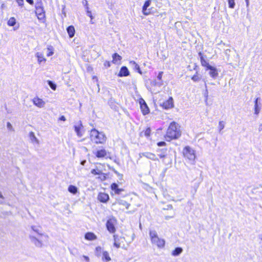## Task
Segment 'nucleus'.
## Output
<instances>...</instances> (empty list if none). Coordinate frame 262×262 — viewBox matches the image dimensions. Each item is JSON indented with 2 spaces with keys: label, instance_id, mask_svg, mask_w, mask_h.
<instances>
[{
  "label": "nucleus",
  "instance_id": "f257e3e1",
  "mask_svg": "<svg viewBox=\"0 0 262 262\" xmlns=\"http://www.w3.org/2000/svg\"><path fill=\"white\" fill-rule=\"evenodd\" d=\"M181 136V132L179 129V126L175 122H171L165 136L167 141H170L172 139L178 138Z\"/></svg>",
  "mask_w": 262,
  "mask_h": 262
},
{
  "label": "nucleus",
  "instance_id": "f03ea898",
  "mask_svg": "<svg viewBox=\"0 0 262 262\" xmlns=\"http://www.w3.org/2000/svg\"><path fill=\"white\" fill-rule=\"evenodd\" d=\"M91 140L96 144H103L106 140V137L103 132H99L94 128L90 132Z\"/></svg>",
  "mask_w": 262,
  "mask_h": 262
},
{
  "label": "nucleus",
  "instance_id": "7ed1b4c3",
  "mask_svg": "<svg viewBox=\"0 0 262 262\" xmlns=\"http://www.w3.org/2000/svg\"><path fill=\"white\" fill-rule=\"evenodd\" d=\"M149 236L152 244L156 245L159 248H163L164 247L165 244V240L159 237L156 231H150Z\"/></svg>",
  "mask_w": 262,
  "mask_h": 262
},
{
  "label": "nucleus",
  "instance_id": "20e7f679",
  "mask_svg": "<svg viewBox=\"0 0 262 262\" xmlns=\"http://www.w3.org/2000/svg\"><path fill=\"white\" fill-rule=\"evenodd\" d=\"M117 224V220L114 217L110 218L106 224V226L108 231L112 233L115 232V226Z\"/></svg>",
  "mask_w": 262,
  "mask_h": 262
},
{
  "label": "nucleus",
  "instance_id": "39448f33",
  "mask_svg": "<svg viewBox=\"0 0 262 262\" xmlns=\"http://www.w3.org/2000/svg\"><path fill=\"white\" fill-rule=\"evenodd\" d=\"M183 155L185 157L187 158L189 160L193 161L195 158V155L193 149L190 147L187 146L183 150Z\"/></svg>",
  "mask_w": 262,
  "mask_h": 262
},
{
  "label": "nucleus",
  "instance_id": "423d86ee",
  "mask_svg": "<svg viewBox=\"0 0 262 262\" xmlns=\"http://www.w3.org/2000/svg\"><path fill=\"white\" fill-rule=\"evenodd\" d=\"M139 103L142 114L144 115L148 114L149 113V109L145 100L143 98H140L139 100Z\"/></svg>",
  "mask_w": 262,
  "mask_h": 262
},
{
  "label": "nucleus",
  "instance_id": "0eeeda50",
  "mask_svg": "<svg viewBox=\"0 0 262 262\" xmlns=\"http://www.w3.org/2000/svg\"><path fill=\"white\" fill-rule=\"evenodd\" d=\"M139 157L142 158L143 157H146L147 159H150L153 161H159L156 155L150 152H142L139 154Z\"/></svg>",
  "mask_w": 262,
  "mask_h": 262
},
{
  "label": "nucleus",
  "instance_id": "6e6552de",
  "mask_svg": "<svg viewBox=\"0 0 262 262\" xmlns=\"http://www.w3.org/2000/svg\"><path fill=\"white\" fill-rule=\"evenodd\" d=\"M161 105L166 110L173 107L174 104L172 98L169 97L167 100L163 102Z\"/></svg>",
  "mask_w": 262,
  "mask_h": 262
},
{
  "label": "nucleus",
  "instance_id": "1a4fd4ad",
  "mask_svg": "<svg viewBox=\"0 0 262 262\" xmlns=\"http://www.w3.org/2000/svg\"><path fill=\"white\" fill-rule=\"evenodd\" d=\"M40 228V227H38V226H31V229L33 231L35 232L38 234L42 236L43 241L48 242V239H49V236L47 234H46L44 233H41Z\"/></svg>",
  "mask_w": 262,
  "mask_h": 262
},
{
  "label": "nucleus",
  "instance_id": "9d476101",
  "mask_svg": "<svg viewBox=\"0 0 262 262\" xmlns=\"http://www.w3.org/2000/svg\"><path fill=\"white\" fill-rule=\"evenodd\" d=\"M30 239L32 243H33L37 247L41 248L43 246V241L39 240L34 236L30 235Z\"/></svg>",
  "mask_w": 262,
  "mask_h": 262
},
{
  "label": "nucleus",
  "instance_id": "9b49d317",
  "mask_svg": "<svg viewBox=\"0 0 262 262\" xmlns=\"http://www.w3.org/2000/svg\"><path fill=\"white\" fill-rule=\"evenodd\" d=\"M32 101L33 104L39 108L43 107L45 106V102L38 97L34 98Z\"/></svg>",
  "mask_w": 262,
  "mask_h": 262
},
{
  "label": "nucleus",
  "instance_id": "f8f14e48",
  "mask_svg": "<svg viewBox=\"0 0 262 262\" xmlns=\"http://www.w3.org/2000/svg\"><path fill=\"white\" fill-rule=\"evenodd\" d=\"M150 4L151 0H147L145 2L142 7V12L144 15H148L150 13V10H147V8L150 6Z\"/></svg>",
  "mask_w": 262,
  "mask_h": 262
},
{
  "label": "nucleus",
  "instance_id": "ddd939ff",
  "mask_svg": "<svg viewBox=\"0 0 262 262\" xmlns=\"http://www.w3.org/2000/svg\"><path fill=\"white\" fill-rule=\"evenodd\" d=\"M207 70H210L209 74L212 78L215 79L217 77L219 73L216 68L211 66Z\"/></svg>",
  "mask_w": 262,
  "mask_h": 262
},
{
  "label": "nucleus",
  "instance_id": "4468645a",
  "mask_svg": "<svg viewBox=\"0 0 262 262\" xmlns=\"http://www.w3.org/2000/svg\"><path fill=\"white\" fill-rule=\"evenodd\" d=\"M108 154L104 149H101L96 152L95 155L97 158H107Z\"/></svg>",
  "mask_w": 262,
  "mask_h": 262
},
{
  "label": "nucleus",
  "instance_id": "2eb2a0df",
  "mask_svg": "<svg viewBox=\"0 0 262 262\" xmlns=\"http://www.w3.org/2000/svg\"><path fill=\"white\" fill-rule=\"evenodd\" d=\"M82 125L81 121H80L77 124L74 126L75 131L76 133L77 136L79 137L82 136L83 134L82 133L81 129L82 128Z\"/></svg>",
  "mask_w": 262,
  "mask_h": 262
},
{
  "label": "nucleus",
  "instance_id": "dca6fc26",
  "mask_svg": "<svg viewBox=\"0 0 262 262\" xmlns=\"http://www.w3.org/2000/svg\"><path fill=\"white\" fill-rule=\"evenodd\" d=\"M199 55L200 57L201 63L202 66L204 67H206V70H207L208 69V67H211V66H210L209 64V63L208 62V61L206 59H205V58L201 52H200L199 53Z\"/></svg>",
  "mask_w": 262,
  "mask_h": 262
},
{
  "label": "nucleus",
  "instance_id": "f3484780",
  "mask_svg": "<svg viewBox=\"0 0 262 262\" xmlns=\"http://www.w3.org/2000/svg\"><path fill=\"white\" fill-rule=\"evenodd\" d=\"M98 199L101 202H106L109 199L108 194L105 193H100L98 196Z\"/></svg>",
  "mask_w": 262,
  "mask_h": 262
},
{
  "label": "nucleus",
  "instance_id": "a211bd4d",
  "mask_svg": "<svg viewBox=\"0 0 262 262\" xmlns=\"http://www.w3.org/2000/svg\"><path fill=\"white\" fill-rule=\"evenodd\" d=\"M129 72L128 70V69L126 67H122L119 73V76H127L129 75Z\"/></svg>",
  "mask_w": 262,
  "mask_h": 262
},
{
  "label": "nucleus",
  "instance_id": "6ab92c4d",
  "mask_svg": "<svg viewBox=\"0 0 262 262\" xmlns=\"http://www.w3.org/2000/svg\"><path fill=\"white\" fill-rule=\"evenodd\" d=\"M36 57L37 58L38 62L40 64L42 62H45L46 59L43 56V54L40 52L36 53Z\"/></svg>",
  "mask_w": 262,
  "mask_h": 262
},
{
  "label": "nucleus",
  "instance_id": "aec40b11",
  "mask_svg": "<svg viewBox=\"0 0 262 262\" xmlns=\"http://www.w3.org/2000/svg\"><path fill=\"white\" fill-rule=\"evenodd\" d=\"M129 66H131L135 70H137L139 73L142 74V72L140 70L139 65L134 61H129Z\"/></svg>",
  "mask_w": 262,
  "mask_h": 262
},
{
  "label": "nucleus",
  "instance_id": "412c9836",
  "mask_svg": "<svg viewBox=\"0 0 262 262\" xmlns=\"http://www.w3.org/2000/svg\"><path fill=\"white\" fill-rule=\"evenodd\" d=\"M111 189L115 191V193L118 194H119L123 191L122 189L118 188V185L116 183H113L111 185Z\"/></svg>",
  "mask_w": 262,
  "mask_h": 262
},
{
  "label": "nucleus",
  "instance_id": "4be33fe9",
  "mask_svg": "<svg viewBox=\"0 0 262 262\" xmlns=\"http://www.w3.org/2000/svg\"><path fill=\"white\" fill-rule=\"evenodd\" d=\"M85 238L89 241H93L97 238L96 235L92 232H88L85 234Z\"/></svg>",
  "mask_w": 262,
  "mask_h": 262
},
{
  "label": "nucleus",
  "instance_id": "5701e85b",
  "mask_svg": "<svg viewBox=\"0 0 262 262\" xmlns=\"http://www.w3.org/2000/svg\"><path fill=\"white\" fill-rule=\"evenodd\" d=\"M67 32L69 34V36L70 38L73 37L75 33V30L74 27L73 26H70L68 27L67 29Z\"/></svg>",
  "mask_w": 262,
  "mask_h": 262
},
{
  "label": "nucleus",
  "instance_id": "b1692460",
  "mask_svg": "<svg viewBox=\"0 0 262 262\" xmlns=\"http://www.w3.org/2000/svg\"><path fill=\"white\" fill-rule=\"evenodd\" d=\"M41 4L39 3L37 4L36 6V15L40 14L42 13H45V11L43 8V7H42Z\"/></svg>",
  "mask_w": 262,
  "mask_h": 262
},
{
  "label": "nucleus",
  "instance_id": "393cba45",
  "mask_svg": "<svg viewBox=\"0 0 262 262\" xmlns=\"http://www.w3.org/2000/svg\"><path fill=\"white\" fill-rule=\"evenodd\" d=\"M183 251V249L182 248L177 247L172 252V255L173 256H178Z\"/></svg>",
  "mask_w": 262,
  "mask_h": 262
},
{
  "label": "nucleus",
  "instance_id": "a878e982",
  "mask_svg": "<svg viewBox=\"0 0 262 262\" xmlns=\"http://www.w3.org/2000/svg\"><path fill=\"white\" fill-rule=\"evenodd\" d=\"M102 260H105L107 262L110 261L111 260V258L109 255L107 251H103L102 252Z\"/></svg>",
  "mask_w": 262,
  "mask_h": 262
},
{
  "label": "nucleus",
  "instance_id": "bb28decb",
  "mask_svg": "<svg viewBox=\"0 0 262 262\" xmlns=\"http://www.w3.org/2000/svg\"><path fill=\"white\" fill-rule=\"evenodd\" d=\"M68 190L69 192L73 194H76L78 191V188L74 185H70L68 188Z\"/></svg>",
  "mask_w": 262,
  "mask_h": 262
},
{
  "label": "nucleus",
  "instance_id": "cd10ccee",
  "mask_svg": "<svg viewBox=\"0 0 262 262\" xmlns=\"http://www.w3.org/2000/svg\"><path fill=\"white\" fill-rule=\"evenodd\" d=\"M29 137L32 142H36L37 143H38V140L33 132H31L29 133Z\"/></svg>",
  "mask_w": 262,
  "mask_h": 262
},
{
  "label": "nucleus",
  "instance_id": "c85d7f7f",
  "mask_svg": "<svg viewBox=\"0 0 262 262\" xmlns=\"http://www.w3.org/2000/svg\"><path fill=\"white\" fill-rule=\"evenodd\" d=\"M113 62L114 63H117L118 61H120L122 58L117 53H114L113 55Z\"/></svg>",
  "mask_w": 262,
  "mask_h": 262
},
{
  "label": "nucleus",
  "instance_id": "c756f323",
  "mask_svg": "<svg viewBox=\"0 0 262 262\" xmlns=\"http://www.w3.org/2000/svg\"><path fill=\"white\" fill-rule=\"evenodd\" d=\"M114 246L115 247H116V248H119L120 247V245L119 242V238L118 237V236L114 235Z\"/></svg>",
  "mask_w": 262,
  "mask_h": 262
},
{
  "label": "nucleus",
  "instance_id": "7c9ffc66",
  "mask_svg": "<svg viewBox=\"0 0 262 262\" xmlns=\"http://www.w3.org/2000/svg\"><path fill=\"white\" fill-rule=\"evenodd\" d=\"M8 25L9 26H14L16 24V20L14 17H11L8 21Z\"/></svg>",
  "mask_w": 262,
  "mask_h": 262
},
{
  "label": "nucleus",
  "instance_id": "2f4dec72",
  "mask_svg": "<svg viewBox=\"0 0 262 262\" xmlns=\"http://www.w3.org/2000/svg\"><path fill=\"white\" fill-rule=\"evenodd\" d=\"M48 53H47V56H50L52 55L54 53L53 52V47L52 46H49L48 48Z\"/></svg>",
  "mask_w": 262,
  "mask_h": 262
},
{
  "label": "nucleus",
  "instance_id": "473e14b6",
  "mask_svg": "<svg viewBox=\"0 0 262 262\" xmlns=\"http://www.w3.org/2000/svg\"><path fill=\"white\" fill-rule=\"evenodd\" d=\"M118 203L121 205L125 206L126 209H128V208L130 206V204L129 203H128L127 202H126V201H123V200H120L118 202Z\"/></svg>",
  "mask_w": 262,
  "mask_h": 262
},
{
  "label": "nucleus",
  "instance_id": "72a5a7b5",
  "mask_svg": "<svg viewBox=\"0 0 262 262\" xmlns=\"http://www.w3.org/2000/svg\"><path fill=\"white\" fill-rule=\"evenodd\" d=\"M102 252V248L101 247H97L96 248V250H95V255L98 256V257H99L101 256V254Z\"/></svg>",
  "mask_w": 262,
  "mask_h": 262
},
{
  "label": "nucleus",
  "instance_id": "f704fd0d",
  "mask_svg": "<svg viewBox=\"0 0 262 262\" xmlns=\"http://www.w3.org/2000/svg\"><path fill=\"white\" fill-rule=\"evenodd\" d=\"M166 150H162L160 153L158 154V156L161 159H164L166 157Z\"/></svg>",
  "mask_w": 262,
  "mask_h": 262
},
{
  "label": "nucleus",
  "instance_id": "c9c22d12",
  "mask_svg": "<svg viewBox=\"0 0 262 262\" xmlns=\"http://www.w3.org/2000/svg\"><path fill=\"white\" fill-rule=\"evenodd\" d=\"M48 83L49 85V86H50V88L53 90H56V85L54 83H53L52 81L48 80Z\"/></svg>",
  "mask_w": 262,
  "mask_h": 262
},
{
  "label": "nucleus",
  "instance_id": "e433bc0d",
  "mask_svg": "<svg viewBox=\"0 0 262 262\" xmlns=\"http://www.w3.org/2000/svg\"><path fill=\"white\" fill-rule=\"evenodd\" d=\"M228 3L229 8L232 9L234 8L235 5L234 0H228Z\"/></svg>",
  "mask_w": 262,
  "mask_h": 262
},
{
  "label": "nucleus",
  "instance_id": "4c0bfd02",
  "mask_svg": "<svg viewBox=\"0 0 262 262\" xmlns=\"http://www.w3.org/2000/svg\"><path fill=\"white\" fill-rule=\"evenodd\" d=\"M224 127H225V123L223 121H220L219 123V126H218V128H219L220 133H221V130L224 128Z\"/></svg>",
  "mask_w": 262,
  "mask_h": 262
},
{
  "label": "nucleus",
  "instance_id": "58836bf2",
  "mask_svg": "<svg viewBox=\"0 0 262 262\" xmlns=\"http://www.w3.org/2000/svg\"><path fill=\"white\" fill-rule=\"evenodd\" d=\"M91 173L94 175L100 174H102V172L101 170L99 169H92L91 170Z\"/></svg>",
  "mask_w": 262,
  "mask_h": 262
},
{
  "label": "nucleus",
  "instance_id": "ea45409f",
  "mask_svg": "<svg viewBox=\"0 0 262 262\" xmlns=\"http://www.w3.org/2000/svg\"><path fill=\"white\" fill-rule=\"evenodd\" d=\"M151 129L149 127L146 128L144 132V135L146 137H149L150 135Z\"/></svg>",
  "mask_w": 262,
  "mask_h": 262
},
{
  "label": "nucleus",
  "instance_id": "a19ab883",
  "mask_svg": "<svg viewBox=\"0 0 262 262\" xmlns=\"http://www.w3.org/2000/svg\"><path fill=\"white\" fill-rule=\"evenodd\" d=\"M191 79L194 81H198L200 79V78L198 77V75H195L192 77Z\"/></svg>",
  "mask_w": 262,
  "mask_h": 262
},
{
  "label": "nucleus",
  "instance_id": "79ce46f5",
  "mask_svg": "<svg viewBox=\"0 0 262 262\" xmlns=\"http://www.w3.org/2000/svg\"><path fill=\"white\" fill-rule=\"evenodd\" d=\"M260 108L258 106H254V113L255 114H258L259 113Z\"/></svg>",
  "mask_w": 262,
  "mask_h": 262
},
{
  "label": "nucleus",
  "instance_id": "37998d69",
  "mask_svg": "<svg viewBox=\"0 0 262 262\" xmlns=\"http://www.w3.org/2000/svg\"><path fill=\"white\" fill-rule=\"evenodd\" d=\"M16 2L19 6L22 7L24 5V0H16Z\"/></svg>",
  "mask_w": 262,
  "mask_h": 262
},
{
  "label": "nucleus",
  "instance_id": "c03bdc74",
  "mask_svg": "<svg viewBox=\"0 0 262 262\" xmlns=\"http://www.w3.org/2000/svg\"><path fill=\"white\" fill-rule=\"evenodd\" d=\"M86 9H87V15H88L89 17H90L91 18V19H92V18H93V17H92V15L91 12L88 10L89 7H88V6H86Z\"/></svg>",
  "mask_w": 262,
  "mask_h": 262
},
{
  "label": "nucleus",
  "instance_id": "a18cd8bd",
  "mask_svg": "<svg viewBox=\"0 0 262 262\" xmlns=\"http://www.w3.org/2000/svg\"><path fill=\"white\" fill-rule=\"evenodd\" d=\"M37 17L39 19H42L45 18V13H42L40 14L37 15Z\"/></svg>",
  "mask_w": 262,
  "mask_h": 262
},
{
  "label": "nucleus",
  "instance_id": "49530a36",
  "mask_svg": "<svg viewBox=\"0 0 262 262\" xmlns=\"http://www.w3.org/2000/svg\"><path fill=\"white\" fill-rule=\"evenodd\" d=\"M163 72H160L159 73L158 75L157 76V78L161 80L162 79V75H163Z\"/></svg>",
  "mask_w": 262,
  "mask_h": 262
},
{
  "label": "nucleus",
  "instance_id": "de8ad7c7",
  "mask_svg": "<svg viewBox=\"0 0 262 262\" xmlns=\"http://www.w3.org/2000/svg\"><path fill=\"white\" fill-rule=\"evenodd\" d=\"M101 176L99 178L101 181H104L106 179V177L104 173L100 174Z\"/></svg>",
  "mask_w": 262,
  "mask_h": 262
},
{
  "label": "nucleus",
  "instance_id": "09e8293b",
  "mask_svg": "<svg viewBox=\"0 0 262 262\" xmlns=\"http://www.w3.org/2000/svg\"><path fill=\"white\" fill-rule=\"evenodd\" d=\"M166 144V143L164 141H162V142H159L157 143V145L159 146H164Z\"/></svg>",
  "mask_w": 262,
  "mask_h": 262
},
{
  "label": "nucleus",
  "instance_id": "8fccbe9b",
  "mask_svg": "<svg viewBox=\"0 0 262 262\" xmlns=\"http://www.w3.org/2000/svg\"><path fill=\"white\" fill-rule=\"evenodd\" d=\"M7 127L10 130H11L12 129V126L10 122H8L7 123Z\"/></svg>",
  "mask_w": 262,
  "mask_h": 262
},
{
  "label": "nucleus",
  "instance_id": "3c124183",
  "mask_svg": "<svg viewBox=\"0 0 262 262\" xmlns=\"http://www.w3.org/2000/svg\"><path fill=\"white\" fill-rule=\"evenodd\" d=\"M230 52V49H227L225 51V54L227 56H229V53Z\"/></svg>",
  "mask_w": 262,
  "mask_h": 262
},
{
  "label": "nucleus",
  "instance_id": "603ef678",
  "mask_svg": "<svg viewBox=\"0 0 262 262\" xmlns=\"http://www.w3.org/2000/svg\"><path fill=\"white\" fill-rule=\"evenodd\" d=\"M104 66L107 67H109L110 66V63L108 61H105L104 63Z\"/></svg>",
  "mask_w": 262,
  "mask_h": 262
},
{
  "label": "nucleus",
  "instance_id": "864d4df0",
  "mask_svg": "<svg viewBox=\"0 0 262 262\" xmlns=\"http://www.w3.org/2000/svg\"><path fill=\"white\" fill-rule=\"evenodd\" d=\"M59 119H60V120H61V121H66V118H65V117H64V116H61L60 117Z\"/></svg>",
  "mask_w": 262,
  "mask_h": 262
},
{
  "label": "nucleus",
  "instance_id": "5fc2aeb1",
  "mask_svg": "<svg viewBox=\"0 0 262 262\" xmlns=\"http://www.w3.org/2000/svg\"><path fill=\"white\" fill-rule=\"evenodd\" d=\"M26 1L30 5H33L34 3L33 0H26Z\"/></svg>",
  "mask_w": 262,
  "mask_h": 262
},
{
  "label": "nucleus",
  "instance_id": "6e6d98bb",
  "mask_svg": "<svg viewBox=\"0 0 262 262\" xmlns=\"http://www.w3.org/2000/svg\"><path fill=\"white\" fill-rule=\"evenodd\" d=\"M259 98H257L255 100V102H254V106H258V100Z\"/></svg>",
  "mask_w": 262,
  "mask_h": 262
},
{
  "label": "nucleus",
  "instance_id": "4d7b16f0",
  "mask_svg": "<svg viewBox=\"0 0 262 262\" xmlns=\"http://www.w3.org/2000/svg\"><path fill=\"white\" fill-rule=\"evenodd\" d=\"M84 258L88 261L89 262V258L87 256H83Z\"/></svg>",
  "mask_w": 262,
  "mask_h": 262
},
{
  "label": "nucleus",
  "instance_id": "13d9d810",
  "mask_svg": "<svg viewBox=\"0 0 262 262\" xmlns=\"http://www.w3.org/2000/svg\"><path fill=\"white\" fill-rule=\"evenodd\" d=\"M246 3V7L248 8L249 6V0H245Z\"/></svg>",
  "mask_w": 262,
  "mask_h": 262
},
{
  "label": "nucleus",
  "instance_id": "bf43d9fd",
  "mask_svg": "<svg viewBox=\"0 0 262 262\" xmlns=\"http://www.w3.org/2000/svg\"><path fill=\"white\" fill-rule=\"evenodd\" d=\"M83 4L85 6H87L88 5V2L86 1V0H84L83 2Z\"/></svg>",
  "mask_w": 262,
  "mask_h": 262
},
{
  "label": "nucleus",
  "instance_id": "052dcab7",
  "mask_svg": "<svg viewBox=\"0 0 262 262\" xmlns=\"http://www.w3.org/2000/svg\"><path fill=\"white\" fill-rule=\"evenodd\" d=\"M86 163V161L85 160H83L81 162V164L82 165H84L85 163Z\"/></svg>",
  "mask_w": 262,
  "mask_h": 262
},
{
  "label": "nucleus",
  "instance_id": "680f3d73",
  "mask_svg": "<svg viewBox=\"0 0 262 262\" xmlns=\"http://www.w3.org/2000/svg\"><path fill=\"white\" fill-rule=\"evenodd\" d=\"M151 83L154 85H156L157 83L156 81H153Z\"/></svg>",
  "mask_w": 262,
  "mask_h": 262
},
{
  "label": "nucleus",
  "instance_id": "e2e57ef3",
  "mask_svg": "<svg viewBox=\"0 0 262 262\" xmlns=\"http://www.w3.org/2000/svg\"><path fill=\"white\" fill-rule=\"evenodd\" d=\"M0 198L4 199V196L2 194V192L0 191Z\"/></svg>",
  "mask_w": 262,
  "mask_h": 262
},
{
  "label": "nucleus",
  "instance_id": "0e129e2a",
  "mask_svg": "<svg viewBox=\"0 0 262 262\" xmlns=\"http://www.w3.org/2000/svg\"><path fill=\"white\" fill-rule=\"evenodd\" d=\"M259 130L260 131V130H262V123L260 124V126H259Z\"/></svg>",
  "mask_w": 262,
  "mask_h": 262
},
{
  "label": "nucleus",
  "instance_id": "69168bd1",
  "mask_svg": "<svg viewBox=\"0 0 262 262\" xmlns=\"http://www.w3.org/2000/svg\"><path fill=\"white\" fill-rule=\"evenodd\" d=\"M259 238L262 241V235L259 236Z\"/></svg>",
  "mask_w": 262,
  "mask_h": 262
}]
</instances>
